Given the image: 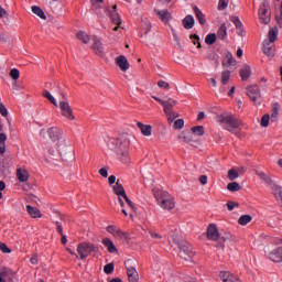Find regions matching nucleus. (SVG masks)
I'll list each match as a JSON object with an SVG mask.
<instances>
[{"mask_svg":"<svg viewBox=\"0 0 282 282\" xmlns=\"http://www.w3.org/2000/svg\"><path fill=\"white\" fill-rule=\"evenodd\" d=\"M156 14H158L159 19H161L163 21V23H167V21H169V11L167 10L156 11Z\"/></svg>","mask_w":282,"mask_h":282,"instance_id":"obj_39","label":"nucleus"},{"mask_svg":"<svg viewBox=\"0 0 282 282\" xmlns=\"http://www.w3.org/2000/svg\"><path fill=\"white\" fill-rule=\"evenodd\" d=\"M199 182H200V184H203V186H206V184H208V176L200 175L199 176Z\"/></svg>","mask_w":282,"mask_h":282,"instance_id":"obj_62","label":"nucleus"},{"mask_svg":"<svg viewBox=\"0 0 282 282\" xmlns=\"http://www.w3.org/2000/svg\"><path fill=\"white\" fill-rule=\"evenodd\" d=\"M216 41H217V35L215 33H210L205 37V43L207 45H215Z\"/></svg>","mask_w":282,"mask_h":282,"instance_id":"obj_38","label":"nucleus"},{"mask_svg":"<svg viewBox=\"0 0 282 282\" xmlns=\"http://www.w3.org/2000/svg\"><path fill=\"white\" fill-rule=\"evenodd\" d=\"M118 228L116 227V226H113V225H109L108 227H107V232H109L110 235H116V230H117Z\"/></svg>","mask_w":282,"mask_h":282,"instance_id":"obj_60","label":"nucleus"},{"mask_svg":"<svg viewBox=\"0 0 282 282\" xmlns=\"http://www.w3.org/2000/svg\"><path fill=\"white\" fill-rule=\"evenodd\" d=\"M127 274H128L129 282H138L140 279V275L138 274V270H135V268L133 267H130L127 269Z\"/></svg>","mask_w":282,"mask_h":282,"instance_id":"obj_22","label":"nucleus"},{"mask_svg":"<svg viewBox=\"0 0 282 282\" xmlns=\"http://www.w3.org/2000/svg\"><path fill=\"white\" fill-rule=\"evenodd\" d=\"M51 10H56L58 8V0H52L50 2Z\"/></svg>","mask_w":282,"mask_h":282,"instance_id":"obj_63","label":"nucleus"},{"mask_svg":"<svg viewBox=\"0 0 282 282\" xmlns=\"http://www.w3.org/2000/svg\"><path fill=\"white\" fill-rule=\"evenodd\" d=\"M154 197L160 208L163 210H173L175 208V198L166 191L153 189Z\"/></svg>","mask_w":282,"mask_h":282,"instance_id":"obj_3","label":"nucleus"},{"mask_svg":"<svg viewBox=\"0 0 282 282\" xmlns=\"http://www.w3.org/2000/svg\"><path fill=\"white\" fill-rule=\"evenodd\" d=\"M195 25V18H193V15H186L183 19V28H185V30H193Z\"/></svg>","mask_w":282,"mask_h":282,"instance_id":"obj_29","label":"nucleus"},{"mask_svg":"<svg viewBox=\"0 0 282 282\" xmlns=\"http://www.w3.org/2000/svg\"><path fill=\"white\" fill-rule=\"evenodd\" d=\"M47 134L52 142H63V130L56 127L47 129Z\"/></svg>","mask_w":282,"mask_h":282,"instance_id":"obj_11","label":"nucleus"},{"mask_svg":"<svg viewBox=\"0 0 282 282\" xmlns=\"http://www.w3.org/2000/svg\"><path fill=\"white\" fill-rule=\"evenodd\" d=\"M109 169L108 167H102L99 170V175H101V177H109Z\"/></svg>","mask_w":282,"mask_h":282,"instance_id":"obj_57","label":"nucleus"},{"mask_svg":"<svg viewBox=\"0 0 282 282\" xmlns=\"http://www.w3.org/2000/svg\"><path fill=\"white\" fill-rule=\"evenodd\" d=\"M250 221H252V216L250 215H242L239 219H238V224L240 226H248V224H250Z\"/></svg>","mask_w":282,"mask_h":282,"instance_id":"obj_35","label":"nucleus"},{"mask_svg":"<svg viewBox=\"0 0 282 282\" xmlns=\"http://www.w3.org/2000/svg\"><path fill=\"white\" fill-rule=\"evenodd\" d=\"M17 178L22 184H25V182H29L30 180V172L23 167H19L15 172Z\"/></svg>","mask_w":282,"mask_h":282,"instance_id":"obj_16","label":"nucleus"},{"mask_svg":"<svg viewBox=\"0 0 282 282\" xmlns=\"http://www.w3.org/2000/svg\"><path fill=\"white\" fill-rule=\"evenodd\" d=\"M268 37H269V40L265 41V42H267V43H272V44H274V42L276 41V39H279V28H276V26L271 28V29L269 30Z\"/></svg>","mask_w":282,"mask_h":282,"instance_id":"obj_23","label":"nucleus"},{"mask_svg":"<svg viewBox=\"0 0 282 282\" xmlns=\"http://www.w3.org/2000/svg\"><path fill=\"white\" fill-rule=\"evenodd\" d=\"M217 36H218V39H220V41H224V39H226L228 36V29L226 28V23H223L219 26Z\"/></svg>","mask_w":282,"mask_h":282,"instance_id":"obj_31","label":"nucleus"},{"mask_svg":"<svg viewBox=\"0 0 282 282\" xmlns=\"http://www.w3.org/2000/svg\"><path fill=\"white\" fill-rule=\"evenodd\" d=\"M228 80H230V70H224L221 73L220 83L223 86L228 85Z\"/></svg>","mask_w":282,"mask_h":282,"instance_id":"obj_37","label":"nucleus"},{"mask_svg":"<svg viewBox=\"0 0 282 282\" xmlns=\"http://www.w3.org/2000/svg\"><path fill=\"white\" fill-rule=\"evenodd\" d=\"M228 8V0H219L218 10H226Z\"/></svg>","mask_w":282,"mask_h":282,"instance_id":"obj_52","label":"nucleus"},{"mask_svg":"<svg viewBox=\"0 0 282 282\" xmlns=\"http://www.w3.org/2000/svg\"><path fill=\"white\" fill-rule=\"evenodd\" d=\"M227 63L228 65H237V59H235V57L232 56V53H228L227 54Z\"/></svg>","mask_w":282,"mask_h":282,"instance_id":"obj_51","label":"nucleus"},{"mask_svg":"<svg viewBox=\"0 0 282 282\" xmlns=\"http://www.w3.org/2000/svg\"><path fill=\"white\" fill-rule=\"evenodd\" d=\"M116 65H118V67L121 69V72H127L129 69V67H131L129 65V59H127V56H124V55H120V56L116 57Z\"/></svg>","mask_w":282,"mask_h":282,"instance_id":"obj_15","label":"nucleus"},{"mask_svg":"<svg viewBox=\"0 0 282 282\" xmlns=\"http://www.w3.org/2000/svg\"><path fill=\"white\" fill-rule=\"evenodd\" d=\"M161 105L163 107L164 113H172L173 112V107L177 105V100L175 99H167L165 101H161Z\"/></svg>","mask_w":282,"mask_h":282,"instance_id":"obj_17","label":"nucleus"},{"mask_svg":"<svg viewBox=\"0 0 282 282\" xmlns=\"http://www.w3.org/2000/svg\"><path fill=\"white\" fill-rule=\"evenodd\" d=\"M272 192L273 197H275L276 202H279L280 197H282V187L281 185H278L275 183V185L273 187H271L270 189Z\"/></svg>","mask_w":282,"mask_h":282,"instance_id":"obj_32","label":"nucleus"},{"mask_svg":"<svg viewBox=\"0 0 282 282\" xmlns=\"http://www.w3.org/2000/svg\"><path fill=\"white\" fill-rule=\"evenodd\" d=\"M259 19L260 23H263V25H268L270 21H272V13L268 10V6H265V3L260 4Z\"/></svg>","mask_w":282,"mask_h":282,"instance_id":"obj_8","label":"nucleus"},{"mask_svg":"<svg viewBox=\"0 0 282 282\" xmlns=\"http://www.w3.org/2000/svg\"><path fill=\"white\" fill-rule=\"evenodd\" d=\"M9 14L3 7L0 6V19H8Z\"/></svg>","mask_w":282,"mask_h":282,"instance_id":"obj_59","label":"nucleus"},{"mask_svg":"<svg viewBox=\"0 0 282 282\" xmlns=\"http://www.w3.org/2000/svg\"><path fill=\"white\" fill-rule=\"evenodd\" d=\"M207 239L210 241H217V239H219V229H217V225L210 224L207 227Z\"/></svg>","mask_w":282,"mask_h":282,"instance_id":"obj_14","label":"nucleus"},{"mask_svg":"<svg viewBox=\"0 0 282 282\" xmlns=\"http://www.w3.org/2000/svg\"><path fill=\"white\" fill-rule=\"evenodd\" d=\"M220 279L224 282H241L239 278L235 276V274H230L229 272H220Z\"/></svg>","mask_w":282,"mask_h":282,"instance_id":"obj_27","label":"nucleus"},{"mask_svg":"<svg viewBox=\"0 0 282 282\" xmlns=\"http://www.w3.org/2000/svg\"><path fill=\"white\" fill-rule=\"evenodd\" d=\"M165 116H166L167 122H169L170 124H172V122H175V119H176V118H180V113H177V112H175V111L169 112V113H166Z\"/></svg>","mask_w":282,"mask_h":282,"instance_id":"obj_41","label":"nucleus"},{"mask_svg":"<svg viewBox=\"0 0 282 282\" xmlns=\"http://www.w3.org/2000/svg\"><path fill=\"white\" fill-rule=\"evenodd\" d=\"M184 128V120L183 119H177L174 122V129H183Z\"/></svg>","mask_w":282,"mask_h":282,"instance_id":"obj_53","label":"nucleus"},{"mask_svg":"<svg viewBox=\"0 0 282 282\" xmlns=\"http://www.w3.org/2000/svg\"><path fill=\"white\" fill-rule=\"evenodd\" d=\"M260 124H261V127H268V124H270V115H264L261 118Z\"/></svg>","mask_w":282,"mask_h":282,"instance_id":"obj_49","label":"nucleus"},{"mask_svg":"<svg viewBox=\"0 0 282 282\" xmlns=\"http://www.w3.org/2000/svg\"><path fill=\"white\" fill-rule=\"evenodd\" d=\"M113 237H116V239H127L128 235H127V232L117 228V230L113 234Z\"/></svg>","mask_w":282,"mask_h":282,"instance_id":"obj_46","label":"nucleus"},{"mask_svg":"<svg viewBox=\"0 0 282 282\" xmlns=\"http://www.w3.org/2000/svg\"><path fill=\"white\" fill-rule=\"evenodd\" d=\"M192 132L194 133V135H204V127L203 126H196L192 128Z\"/></svg>","mask_w":282,"mask_h":282,"instance_id":"obj_44","label":"nucleus"},{"mask_svg":"<svg viewBox=\"0 0 282 282\" xmlns=\"http://www.w3.org/2000/svg\"><path fill=\"white\" fill-rule=\"evenodd\" d=\"M124 202L128 204L129 208H131L132 210L135 212V205L131 202V199H129V196H126L123 197Z\"/></svg>","mask_w":282,"mask_h":282,"instance_id":"obj_54","label":"nucleus"},{"mask_svg":"<svg viewBox=\"0 0 282 282\" xmlns=\"http://www.w3.org/2000/svg\"><path fill=\"white\" fill-rule=\"evenodd\" d=\"M77 39L82 41V43H85V44L89 43V35H87V33L85 32L77 33Z\"/></svg>","mask_w":282,"mask_h":282,"instance_id":"obj_43","label":"nucleus"},{"mask_svg":"<svg viewBox=\"0 0 282 282\" xmlns=\"http://www.w3.org/2000/svg\"><path fill=\"white\" fill-rule=\"evenodd\" d=\"M256 175L265 184L267 188L271 189L276 184V182L272 180V176L265 174V172L257 171Z\"/></svg>","mask_w":282,"mask_h":282,"instance_id":"obj_12","label":"nucleus"},{"mask_svg":"<svg viewBox=\"0 0 282 282\" xmlns=\"http://www.w3.org/2000/svg\"><path fill=\"white\" fill-rule=\"evenodd\" d=\"M42 96L46 98V100L51 101V104L54 105V107H58V102L56 101V98L52 96V93H50L48 90H44Z\"/></svg>","mask_w":282,"mask_h":282,"instance_id":"obj_33","label":"nucleus"},{"mask_svg":"<svg viewBox=\"0 0 282 282\" xmlns=\"http://www.w3.org/2000/svg\"><path fill=\"white\" fill-rule=\"evenodd\" d=\"M33 14H36V17H40V19H43V21H47V15H45V11L41 9L39 6H33L31 8Z\"/></svg>","mask_w":282,"mask_h":282,"instance_id":"obj_30","label":"nucleus"},{"mask_svg":"<svg viewBox=\"0 0 282 282\" xmlns=\"http://www.w3.org/2000/svg\"><path fill=\"white\" fill-rule=\"evenodd\" d=\"M174 242L180 248L178 257L183 259V261H191L193 257H195V252L191 250V248L188 247V242L177 239H174Z\"/></svg>","mask_w":282,"mask_h":282,"instance_id":"obj_5","label":"nucleus"},{"mask_svg":"<svg viewBox=\"0 0 282 282\" xmlns=\"http://www.w3.org/2000/svg\"><path fill=\"white\" fill-rule=\"evenodd\" d=\"M251 74H252V69L250 68V65L246 64L241 67L240 69L241 80H248Z\"/></svg>","mask_w":282,"mask_h":282,"instance_id":"obj_28","label":"nucleus"},{"mask_svg":"<svg viewBox=\"0 0 282 282\" xmlns=\"http://www.w3.org/2000/svg\"><path fill=\"white\" fill-rule=\"evenodd\" d=\"M10 76L13 80H19V77L21 76V73L18 68H13L10 70Z\"/></svg>","mask_w":282,"mask_h":282,"instance_id":"obj_47","label":"nucleus"},{"mask_svg":"<svg viewBox=\"0 0 282 282\" xmlns=\"http://www.w3.org/2000/svg\"><path fill=\"white\" fill-rule=\"evenodd\" d=\"M8 140V135L6 133H0V155L6 153V141Z\"/></svg>","mask_w":282,"mask_h":282,"instance_id":"obj_34","label":"nucleus"},{"mask_svg":"<svg viewBox=\"0 0 282 282\" xmlns=\"http://www.w3.org/2000/svg\"><path fill=\"white\" fill-rule=\"evenodd\" d=\"M46 164H48V169H57L58 164H56V160L54 158H44Z\"/></svg>","mask_w":282,"mask_h":282,"instance_id":"obj_42","label":"nucleus"},{"mask_svg":"<svg viewBox=\"0 0 282 282\" xmlns=\"http://www.w3.org/2000/svg\"><path fill=\"white\" fill-rule=\"evenodd\" d=\"M112 191L118 197L127 196V192H124V186H122L120 180H117L116 184L112 186Z\"/></svg>","mask_w":282,"mask_h":282,"instance_id":"obj_20","label":"nucleus"},{"mask_svg":"<svg viewBox=\"0 0 282 282\" xmlns=\"http://www.w3.org/2000/svg\"><path fill=\"white\" fill-rule=\"evenodd\" d=\"M0 250L4 254H10V252H12V250L10 248H8V245H6V243H3L1 241H0Z\"/></svg>","mask_w":282,"mask_h":282,"instance_id":"obj_50","label":"nucleus"},{"mask_svg":"<svg viewBox=\"0 0 282 282\" xmlns=\"http://www.w3.org/2000/svg\"><path fill=\"white\" fill-rule=\"evenodd\" d=\"M230 21L234 23L237 30H241V28L243 26V24L241 23V20H239V17H231Z\"/></svg>","mask_w":282,"mask_h":282,"instance_id":"obj_45","label":"nucleus"},{"mask_svg":"<svg viewBox=\"0 0 282 282\" xmlns=\"http://www.w3.org/2000/svg\"><path fill=\"white\" fill-rule=\"evenodd\" d=\"M137 127H139L141 133H142V135H145V137H148V138L151 135V133H152V131H153V128H152L151 126L144 124V123H142V122H138V123H137Z\"/></svg>","mask_w":282,"mask_h":282,"instance_id":"obj_25","label":"nucleus"},{"mask_svg":"<svg viewBox=\"0 0 282 282\" xmlns=\"http://www.w3.org/2000/svg\"><path fill=\"white\" fill-rule=\"evenodd\" d=\"M131 147V134L122 133L118 138L109 139L108 148L115 151L118 159L123 164H129L131 162V156L129 155V148Z\"/></svg>","mask_w":282,"mask_h":282,"instance_id":"obj_1","label":"nucleus"},{"mask_svg":"<svg viewBox=\"0 0 282 282\" xmlns=\"http://www.w3.org/2000/svg\"><path fill=\"white\" fill-rule=\"evenodd\" d=\"M101 242L105 246V248H107L108 252L110 253L118 252V248H116V245H113V241H111V239L104 238Z\"/></svg>","mask_w":282,"mask_h":282,"instance_id":"obj_26","label":"nucleus"},{"mask_svg":"<svg viewBox=\"0 0 282 282\" xmlns=\"http://www.w3.org/2000/svg\"><path fill=\"white\" fill-rule=\"evenodd\" d=\"M107 13L110 17V21L115 25H122V18H120V13H118V6L113 4L111 9H107Z\"/></svg>","mask_w":282,"mask_h":282,"instance_id":"obj_10","label":"nucleus"},{"mask_svg":"<svg viewBox=\"0 0 282 282\" xmlns=\"http://www.w3.org/2000/svg\"><path fill=\"white\" fill-rule=\"evenodd\" d=\"M227 177L232 182L239 177V172H237L235 169H231L228 171Z\"/></svg>","mask_w":282,"mask_h":282,"instance_id":"obj_40","label":"nucleus"},{"mask_svg":"<svg viewBox=\"0 0 282 282\" xmlns=\"http://www.w3.org/2000/svg\"><path fill=\"white\" fill-rule=\"evenodd\" d=\"M26 212L29 213L30 217H32V219H41V217H43V214H41V210L31 205L26 206Z\"/></svg>","mask_w":282,"mask_h":282,"instance_id":"obj_21","label":"nucleus"},{"mask_svg":"<svg viewBox=\"0 0 282 282\" xmlns=\"http://www.w3.org/2000/svg\"><path fill=\"white\" fill-rule=\"evenodd\" d=\"M227 189L230 191V193H237V191H241V185L237 182L228 183Z\"/></svg>","mask_w":282,"mask_h":282,"instance_id":"obj_36","label":"nucleus"},{"mask_svg":"<svg viewBox=\"0 0 282 282\" xmlns=\"http://www.w3.org/2000/svg\"><path fill=\"white\" fill-rule=\"evenodd\" d=\"M217 122L221 124L223 129H226V131H229L230 133H237V129L241 127V120L230 112L219 115L217 117Z\"/></svg>","mask_w":282,"mask_h":282,"instance_id":"obj_2","label":"nucleus"},{"mask_svg":"<svg viewBox=\"0 0 282 282\" xmlns=\"http://www.w3.org/2000/svg\"><path fill=\"white\" fill-rule=\"evenodd\" d=\"M191 39L193 40L194 45H197V48L199 50V47H202V43H199V35L195 34Z\"/></svg>","mask_w":282,"mask_h":282,"instance_id":"obj_55","label":"nucleus"},{"mask_svg":"<svg viewBox=\"0 0 282 282\" xmlns=\"http://www.w3.org/2000/svg\"><path fill=\"white\" fill-rule=\"evenodd\" d=\"M262 52L268 56V58H274V54H276V46L271 42H263Z\"/></svg>","mask_w":282,"mask_h":282,"instance_id":"obj_13","label":"nucleus"},{"mask_svg":"<svg viewBox=\"0 0 282 282\" xmlns=\"http://www.w3.org/2000/svg\"><path fill=\"white\" fill-rule=\"evenodd\" d=\"M105 274H112L113 273V263H108L104 267Z\"/></svg>","mask_w":282,"mask_h":282,"instance_id":"obj_48","label":"nucleus"},{"mask_svg":"<svg viewBox=\"0 0 282 282\" xmlns=\"http://www.w3.org/2000/svg\"><path fill=\"white\" fill-rule=\"evenodd\" d=\"M55 225H56V227H57V232H58L59 235H63V225H61V223H58V221H56Z\"/></svg>","mask_w":282,"mask_h":282,"instance_id":"obj_64","label":"nucleus"},{"mask_svg":"<svg viewBox=\"0 0 282 282\" xmlns=\"http://www.w3.org/2000/svg\"><path fill=\"white\" fill-rule=\"evenodd\" d=\"M0 113L4 118H7V116H8V108H6V105H3V104H0Z\"/></svg>","mask_w":282,"mask_h":282,"instance_id":"obj_58","label":"nucleus"},{"mask_svg":"<svg viewBox=\"0 0 282 282\" xmlns=\"http://www.w3.org/2000/svg\"><path fill=\"white\" fill-rule=\"evenodd\" d=\"M91 252H99L98 247L91 242H80L77 246V253L82 261H85V259H87Z\"/></svg>","mask_w":282,"mask_h":282,"instance_id":"obj_4","label":"nucleus"},{"mask_svg":"<svg viewBox=\"0 0 282 282\" xmlns=\"http://www.w3.org/2000/svg\"><path fill=\"white\" fill-rule=\"evenodd\" d=\"M269 259L274 263H281L282 261V247L271 251L269 253Z\"/></svg>","mask_w":282,"mask_h":282,"instance_id":"obj_19","label":"nucleus"},{"mask_svg":"<svg viewBox=\"0 0 282 282\" xmlns=\"http://www.w3.org/2000/svg\"><path fill=\"white\" fill-rule=\"evenodd\" d=\"M59 109L61 115L63 116V118H66V120H76V116H74V110L72 109V106L68 101H59Z\"/></svg>","mask_w":282,"mask_h":282,"instance_id":"obj_7","label":"nucleus"},{"mask_svg":"<svg viewBox=\"0 0 282 282\" xmlns=\"http://www.w3.org/2000/svg\"><path fill=\"white\" fill-rule=\"evenodd\" d=\"M236 206H239V204H237L235 202H228L227 203L228 210H235Z\"/></svg>","mask_w":282,"mask_h":282,"instance_id":"obj_61","label":"nucleus"},{"mask_svg":"<svg viewBox=\"0 0 282 282\" xmlns=\"http://www.w3.org/2000/svg\"><path fill=\"white\" fill-rule=\"evenodd\" d=\"M158 87H161L162 89H170L171 86L169 85V83H166L164 80H159Z\"/></svg>","mask_w":282,"mask_h":282,"instance_id":"obj_56","label":"nucleus"},{"mask_svg":"<svg viewBox=\"0 0 282 282\" xmlns=\"http://www.w3.org/2000/svg\"><path fill=\"white\" fill-rule=\"evenodd\" d=\"M93 51L97 56H102L105 52V47H102V42H100V39L93 37Z\"/></svg>","mask_w":282,"mask_h":282,"instance_id":"obj_18","label":"nucleus"},{"mask_svg":"<svg viewBox=\"0 0 282 282\" xmlns=\"http://www.w3.org/2000/svg\"><path fill=\"white\" fill-rule=\"evenodd\" d=\"M57 151L64 162H69L74 160V149L67 145L65 140H62L57 143Z\"/></svg>","mask_w":282,"mask_h":282,"instance_id":"obj_6","label":"nucleus"},{"mask_svg":"<svg viewBox=\"0 0 282 282\" xmlns=\"http://www.w3.org/2000/svg\"><path fill=\"white\" fill-rule=\"evenodd\" d=\"M247 96L252 100V102H256L260 105L261 102V89H259V86L252 85L247 87Z\"/></svg>","mask_w":282,"mask_h":282,"instance_id":"obj_9","label":"nucleus"},{"mask_svg":"<svg viewBox=\"0 0 282 282\" xmlns=\"http://www.w3.org/2000/svg\"><path fill=\"white\" fill-rule=\"evenodd\" d=\"M193 10H194V13L196 15L198 23L200 25H206V15L204 14V12H202V10H199V8L197 6H195L193 8Z\"/></svg>","mask_w":282,"mask_h":282,"instance_id":"obj_24","label":"nucleus"}]
</instances>
